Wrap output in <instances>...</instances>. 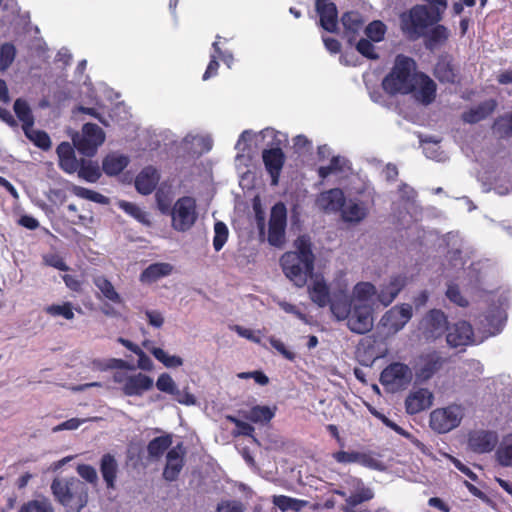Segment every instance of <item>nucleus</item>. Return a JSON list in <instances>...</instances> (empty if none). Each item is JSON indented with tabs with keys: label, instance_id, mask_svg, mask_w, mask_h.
I'll list each match as a JSON object with an SVG mask.
<instances>
[{
	"label": "nucleus",
	"instance_id": "1",
	"mask_svg": "<svg viewBox=\"0 0 512 512\" xmlns=\"http://www.w3.org/2000/svg\"><path fill=\"white\" fill-rule=\"evenodd\" d=\"M506 320V314L501 306L491 309L483 319L480 320L479 329L483 336L477 339L473 333L471 325L466 321H459L448 329L446 336L447 344L450 347L458 348L471 344H477L483 339L494 336L501 332Z\"/></svg>",
	"mask_w": 512,
	"mask_h": 512
},
{
	"label": "nucleus",
	"instance_id": "2",
	"mask_svg": "<svg viewBox=\"0 0 512 512\" xmlns=\"http://www.w3.org/2000/svg\"><path fill=\"white\" fill-rule=\"evenodd\" d=\"M416 68L417 65L413 58L403 54L397 55L393 68L382 81L384 91L389 95H406L413 92Z\"/></svg>",
	"mask_w": 512,
	"mask_h": 512
},
{
	"label": "nucleus",
	"instance_id": "3",
	"mask_svg": "<svg viewBox=\"0 0 512 512\" xmlns=\"http://www.w3.org/2000/svg\"><path fill=\"white\" fill-rule=\"evenodd\" d=\"M443 19L441 9H432L428 5L416 4L400 16L402 31L413 40L425 35V31Z\"/></svg>",
	"mask_w": 512,
	"mask_h": 512
},
{
	"label": "nucleus",
	"instance_id": "4",
	"mask_svg": "<svg viewBox=\"0 0 512 512\" xmlns=\"http://www.w3.org/2000/svg\"><path fill=\"white\" fill-rule=\"evenodd\" d=\"M51 489L58 501L71 511L80 512L88 502V488L77 478L56 479Z\"/></svg>",
	"mask_w": 512,
	"mask_h": 512
},
{
	"label": "nucleus",
	"instance_id": "5",
	"mask_svg": "<svg viewBox=\"0 0 512 512\" xmlns=\"http://www.w3.org/2000/svg\"><path fill=\"white\" fill-rule=\"evenodd\" d=\"M465 415V408L460 404H450L436 408L430 413L429 425L437 433H448L457 428Z\"/></svg>",
	"mask_w": 512,
	"mask_h": 512
},
{
	"label": "nucleus",
	"instance_id": "6",
	"mask_svg": "<svg viewBox=\"0 0 512 512\" xmlns=\"http://www.w3.org/2000/svg\"><path fill=\"white\" fill-rule=\"evenodd\" d=\"M113 381L120 385L126 396H142L149 391L154 384L153 379L140 372L117 370L113 374Z\"/></svg>",
	"mask_w": 512,
	"mask_h": 512
},
{
	"label": "nucleus",
	"instance_id": "7",
	"mask_svg": "<svg viewBox=\"0 0 512 512\" xmlns=\"http://www.w3.org/2000/svg\"><path fill=\"white\" fill-rule=\"evenodd\" d=\"M172 225L177 231H187L197 219L196 200L191 196L179 198L171 211Z\"/></svg>",
	"mask_w": 512,
	"mask_h": 512
},
{
	"label": "nucleus",
	"instance_id": "8",
	"mask_svg": "<svg viewBox=\"0 0 512 512\" xmlns=\"http://www.w3.org/2000/svg\"><path fill=\"white\" fill-rule=\"evenodd\" d=\"M412 315L413 309L410 304L396 305L384 313L379 325L386 335L392 336L405 327Z\"/></svg>",
	"mask_w": 512,
	"mask_h": 512
},
{
	"label": "nucleus",
	"instance_id": "9",
	"mask_svg": "<svg viewBox=\"0 0 512 512\" xmlns=\"http://www.w3.org/2000/svg\"><path fill=\"white\" fill-rule=\"evenodd\" d=\"M282 268L287 278L297 287H303L308 278H313L314 258H282Z\"/></svg>",
	"mask_w": 512,
	"mask_h": 512
},
{
	"label": "nucleus",
	"instance_id": "10",
	"mask_svg": "<svg viewBox=\"0 0 512 512\" xmlns=\"http://www.w3.org/2000/svg\"><path fill=\"white\" fill-rule=\"evenodd\" d=\"M287 226V209L283 202H277L271 208L268 223V242L270 245L280 247L285 242Z\"/></svg>",
	"mask_w": 512,
	"mask_h": 512
},
{
	"label": "nucleus",
	"instance_id": "11",
	"mask_svg": "<svg viewBox=\"0 0 512 512\" xmlns=\"http://www.w3.org/2000/svg\"><path fill=\"white\" fill-rule=\"evenodd\" d=\"M413 374L411 369L403 363H392L387 366L380 375V382L391 391H397L406 388Z\"/></svg>",
	"mask_w": 512,
	"mask_h": 512
},
{
	"label": "nucleus",
	"instance_id": "12",
	"mask_svg": "<svg viewBox=\"0 0 512 512\" xmlns=\"http://www.w3.org/2000/svg\"><path fill=\"white\" fill-rule=\"evenodd\" d=\"M447 317L441 310H430L421 320L419 330L427 341L441 337L448 329Z\"/></svg>",
	"mask_w": 512,
	"mask_h": 512
},
{
	"label": "nucleus",
	"instance_id": "13",
	"mask_svg": "<svg viewBox=\"0 0 512 512\" xmlns=\"http://www.w3.org/2000/svg\"><path fill=\"white\" fill-rule=\"evenodd\" d=\"M373 310L371 305H353L349 317L346 318L350 331L356 334L371 331L374 325Z\"/></svg>",
	"mask_w": 512,
	"mask_h": 512
},
{
	"label": "nucleus",
	"instance_id": "14",
	"mask_svg": "<svg viewBox=\"0 0 512 512\" xmlns=\"http://www.w3.org/2000/svg\"><path fill=\"white\" fill-rule=\"evenodd\" d=\"M345 488L348 490L349 497H346L347 507H355L363 502H367L374 497L372 488L365 485L362 479L349 476L345 479Z\"/></svg>",
	"mask_w": 512,
	"mask_h": 512
},
{
	"label": "nucleus",
	"instance_id": "15",
	"mask_svg": "<svg viewBox=\"0 0 512 512\" xmlns=\"http://www.w3.org/2000/svg\"><path fill=\"white\" fill-rule=\"evenodd\" d=\"M262 160L267 173L271 177V185H277L286 161L283 150L279 146L264 149L262 151Z\"/></svg>",
	"mask_w": 512,
	"mask_h": 512
},
{
	"label": "nucleus",
	"instance_id": "16",
	"mask_svg": "<svg viewBox=\"0 0 512 512\" xmlns=\"http://www.w3.org/2000/svg\"><path fill=\"white\" fill-rule=\"evenodd\" d=\"M445 359L436 351L423 354L419 357L416 365V377L420 381H427L438 372Z\"/></svg>",
	"mask_w": 512,
	"mask_h": 512
},
{
	"label": "nucleus",
	"instance_id": "17",
	"mask_svg": "<svg viewBox=\"0 0 512 512\" xmlns=\"http://www.w3.org/2000/svg\"><path fill=\"white\" fill-rule=\"evenodd\" d=\"M413 85L415 90L412 92L417 101L424 105L431 104L436 98V83L425 73H414Z\"/></svg>",
	"mask_w": 512,
	"mask_h": 512
},
{
	"label": "nucleus",
	"instance_id": "18",
	"mask_svg": "<svg viewBox=\"0 0 512 512\" xmlns=\"http://www.w3.org/2000/svg\"><path fill=\"white\" fill-rule=\"evenodd\" d=\"M345 195L342 189L332 188L321 192L316 198V206L325 213L341 212L345 204Z\"/></svg>",
	"mask_w": 512,
	"mask_h": 512
},
{
	"label": "nucleus",
	"instance_id": "19",
	"mask_svg": "<svg viewBox=\"0 0 512 512\" xmlns=\"http://www.w3.org/2000/svg\"><path fill=\"white\" fill-rule=\"evenodd\" d=\"M315 9L320 18L321 27L328 32H336L338 24L336 4L331 0H316Z\"/></svg>",
	"mask_w": 512,
	"mask_h": 512
},
{
	"label": "nucleus",
	"instance_id": "20",
	"mask_svg": "<svg viewBox=\"0 0 512 512\" xmlns=\"http://www.w3.org/2000/svg\"><path fill=\"white\" fill-rule=\"evenodd\" d=\"M185 449L181 443L171 448L166 456V465L163 477L167 481H174L178 478L184 465Z\"/></svg>",
	"mask_w": 512,
	"mask_h": 512
},
{
	"label": "nucleus",
	"instance_id": "21",
	"mask_svg": "<svg viewBox=\"0 0 512 512\" xmlns=\"http://www.w3.org/2000/svg\"><path fill=\"white\" fill-rule=\"evenodd\" d=\"M433 399V393L426 388L414 390L406 398V411L408 414L420 413L432 406Z\"/></svg>",
	"mask_w": 512,
	"mask_h": 512
},
{
	"label": "nucleus",
	"instance_id": "22",
	"mask_svg": "<svg viewBox=\"0 0 512 512\" xmlns=\"http://www.w3.org/2000/svg\"><path fill=\"white\" fill-rule=\"evenodd\" d=\"M498 443L496 432L478 430L469 436V447L477 453H486L494 449Z\"/></svg>",
	"mask_w": 512,
	"mask_h": 512
},
{
	"label": "nucleus",
	"instance_id": "23",
	"mask_svg": "<svg viewBox=\"0 0 512 512\" xmlns=\"http://www.w3.org/2000/svg\"><path fill=\"white\" fill-rule=\"evenodd\" d=\"M341 23L348 43L350 45L354 44L364 26L363 16L358 11H347L343 13Z\"/></svg>",
	"mask_w": 512,
	"mask_h": 512
},
{
	"label": "nucleus",
	"instance_id": "24",
	"mask_svg": "<svg viewBox=\"0 0 512 512\" xmlns=\"http://www.w3.org/2000/svg\"><path fill=\"white\" fill-rule=\"evenodd\" d=\"M431 29L425 31L422 35L424 46L427 50L434 51L435 49L446 44L450 37L449 29L443 24H435Z\"/></svg>",
	"mask_w": 512,
	"mask_h": 512
},
{
	"label": "nucleus",
	"instance_id": "25",
	"mask_svg": "<svg viewBox=\"0 0 512 512\" xmlns=\"http://www.w3.org/2000/svg\"><path fill=\"white\" fill-rule=\"evenodd\" d=\"M369 214V209L367 205L358 200L350 199L348 201L345 200V204L341 209V217L344 222L347 223H360L362 222Z\"/></svg>",
	"mask_w": 512,
	"mask_h": 512
},
{
	"label": "nucleus",
	"instance_id": "26",
	"mask_svg": "<svg viewBox=\"0 0 512 512\" xmlns=\"http://www.w3.org/2000/svg\"><path fill=\"white\" fill-rule=\"evenodd\" d=\"M159 174L152 166L145 167L135 179V188L142 195L151 194L159 182Z\"/></svg>",
	"mask_w": 512,
	"mask_h": 512
},
{
	"label": "nucleus",
	"instance_id": "27",
	"mask_svg": "<svg viewBox=\"0 0 512 512\" xmlns=\"http://www.w3.org/2000/svg\"><path fill=\"white\" fill-rule=\"evenodd\" d=\"M59 158V167L66 173H75L79 161L75 156L74 147L69 142H61L56 149Z\"/></svg>",
	"mask_w": 512,
	"mask_h": 512
},
{
	"label": "nucleus",
	"instance_id": "28",
	"mask_svg": "<svg viewBox=\"0 0 512 512\" xmlns=\"http://www.w3.org/2000/svg\"><path fill=\"white\" fill-rule=\"evenodd\" d=\"M406 285V278L401 275L391 277L389 283L381 288L377 295V300L383 305H390L400 291Z\"/></svg>",
	"mask_w": 512,
	"mask_h": 512
},
{
	"label": "nucleus",
	"instance_id": "29",
	"mask_svg": "<svg viewBox=\"0 0 512 512\" xmlns=\"http://www.w3.org/2000/svg\"><path fill=\"white\" fill-rule=\"evenodd\" d=\"M496 106L497 103L494 99L486 100L478 104L476 107L470 108L469 110L463 112L461 118L465 123H478L491 115L494 112Z\"/></svg>",
	"mask_w": 512,
	"mask_h": 512
},
{
	"label": "nucleus",
	"instance_id": "30",
	"mask_svg": "<svg viewBox=\"0 0 512 512\" xmlns=\"http://www.w3.org/2000/svg\"><path fill=\"white\" fill-rule=\"evenodd\" d=\"M328 304H330L332 314L339 321L346 320L353 308V302L349 301L344 290L334 293Z\"/></svg>",
	"mask_w": 512,
	"mask_h": 512
},
{
	"label": "nucleus",
	"instance_id": "31",
	"mask_svg": "<svg viewBox=\"0 0 512 512\" xmlns=\"http://www.w3.org/2000/svg\"><path fill=\"white\" fill-rule=\"evenodd\" d=\"M378 295L376 287L369 282L357 283L353 288V305H371L375 303V297Z\"/></svg>",
	"mask_w": 512,
	"mask_h": 512
},
{
	"label": "nucleus",
	"instance_id": "32",
	"mask_svg": "<svg viewBox=\"0 0 512 512\" xmlns=\"http://www.w3.org/2000/svg\"><path fill=\"white\" fill-rule=\"evenodd\" d=\"M434 76L441 83L453 84L456 82L457 74L452 64V58L448 54L439 56L434 67Z\"/></svg>",
	"mask_w": 512,
	"mask_h": 512
},
{
	"label": "nucleus",
	"instance_id": "33",
	"mask_svg": "<svg viewBox=\"0 0 512 512\" xmlns=\"http://www.w3.org/2000/svg\"><path fill=\"white\" fill-rule=\"evenodd\" d=\"M173 271V266L166 262L154 263L148 266L141 274L139 280L144 284H152L158 280L169 276Z\"/></svg>",
	"mask_w": 512,
	"mask_h": 512
},
{
	"label": "nucleus",
	"instance_id": "34",
	"mask_svg": "<svg viewBox=\"0 0 512 512\" xmlns=\"http://www.w3.org/2000/svg\"><path fill=\"white\" fill-rule=\"evenodd\" d=\"M13 110L18 120L22 123V130L24 134H27V130L32 128L35 123L31 107L25 99L17 98L14 101Z\"/></svg>",
	"mask_w": 512,
	"mask_h": 512
},
{
	"label": "nucleus",
	"instance_id": "35",
	"mask_svg": "<svg viewBox=\"0 0 512 512\" xmlns=\"http://www.w3.org/2000/svg\"><path fill=\"white\" fill-rule=\"evenodd\" d=\"M276 406L255 405L249 411H240L239 413L247 420L253 423L265 424L275 416Z\"/></svg>",
	"mask_w": 512,
	"mask_h": 512
},
{
	"label": "nucleus",
	"instance_id": "36",
	"mask_svg": "<svg viewBox=\"0 0 512 512\" xmlns=\"http://www.w3.org/2000/svg\"><path fill=\"white\" fill-rule=\"evenodd\" d=\"M129 164V158L120 154H108L102 162V170L108 176L121 173Z\"/></svg>",
	"mask_w": 512,
	"mask_h": 512
},
{
	"label": "nucleus",
	"instance_id": "37",
	"mask_svg": "<svg viewBox=\"0 0 512 512\" xmlns=\"http://www.w3.org/2000/svg\"><path fill=\"white\" fill-rule=\"evenodd\" d=\"M100 471L107 488L114 489L118 472V463L114 456L105 454L101 458Z\"/></svg>",
	"mask_w": 512,
	"mask_h": 512
},
{
	"label": "nucleus",
	"instance_id": "38",
	"mask_svg": "<svg viewBox=\"0 0 512 512\" xmlns=\"http://www.w3.org/2000/svg\"><path fill=\"white\" fill-rule=\"evenodd\" d=\"M312 279L313 284L309 290L310 298L319 307H325L330 301L328 287L317 274Z\"/></svg>",
	"mask_w": 512,
	"mask_h": 512
},
{
	"label": "nucleus",
	"instance_id": "39",
	"mask_svg": "<svg viewBox=\"0 0 512 512\" xmlns=\"http://www.w3.org/2000/svg\"><path fill=\"white\" fill-rule=\"evenodd\" d=\"M143 346L167 368H177L183 365V359L181 357L170 355L161 348L150 346L149 341H144Z\"/></svg>",
	"mask_w": 512,
	"mask_h": 512
},
{
	"label": "nucleus",
	"instance_id": "40",
	"mask_svg": "<svg viewBox=\"0 0 512 512\" xmlns=\"http://www.w3.org/2000/svg\"><path fill=\"white\" fill-rule=\"evenodd\" d=\"M78 176L87 182L95 183L101 177V170L97 162L81 159L77 169Z\"/></svg>",
	"mask_w": 512,
	"mask_h": 512
},
{
	"label": "nucleus",
	"instance_id": "41",
	"mask_svg": "<svg viewBox=\"0 0 512 512\" xmlns=\"http://www.w3.org/2000/svg\"><path fill=\"white\" fill-rule=\"evenodd\" d=\"M273 504L282 512L294 511L299 512L308 505L306 500L292 498L285 495H276L273 497Z\"/></svg>",
	"mask_w": 512,
	"mask_h": 512
},
{
	"label": "nucleus",
	"instance_id": "42",
	"mask_svg": "<svg viewBox=\"0 0 512 512\" xmlns=\"http://www.w3.org/2000/svg\"><path fill=\"white\" fill-rule=\"evenodd\" d=\"M94 284L98 288V290L101 292L103 297H105L107 300H109L115 304L122 303L121 296L115 290L113 284L108 279H106L103 276H97L94 278Z\"/></svg>",
	"mask_w": 512,
	"mask_h": 512
},
{
	"label": "nucleus",
	"instance_id": "43",
	"mask_svg": "<svg viewBox=\"0 0 512 512\" xmlns=\"http://www.w3.org/2000/svg\"><path fill=\"white\" fill-rule=\"evenodd\" d=\"M496 455L502 466H512V433L502 439Z\"/></svg>",
	"mask_w": 512,
	"mask_h": 512
},
{
	"label": "nucleus",
	"instance_id": "44",
	"mask_svg": "<svg viewBox=\"0 0 512 512\" xmlns=\"http://www.w3.org/2000/svg\"><path fill=\"white\" fill-rule=\"evenodd\" d=\"M172 439L169 435L159 436L151 440L148 444L147 451L150 457L159 458L169 448Z\"/></svg>",
	"mask_w": 512,
	"mask_h": 512
},
{
	"label": "nucleus",
	"instance_id": "45",
	"mask_svg": "<svg viewBox=\"0 0 512 512\" xmlns=\"http://www.w3.org/2000/svg\"><path fill=\"white\" fill-rule=\"evenodd\" d=\"M44 311L52 317H63L66 320L74 318L73 306L70 302L46 306Z\"/></svg>",
	"mask_w": 512,
	"mask_h": 512
},
{
	"label": "nucleus",
	"instance_id": "46",
	"mask_svg": "<svg viewBox=\"0 0 512 512\" xmlns=\"http://www.w3.org/2000/svg\"><path fill=\"white\" fill-rule=\"evenodd\" d=\"M25 136L38 148L46 151L51 148V139L43 130H34L33 127L27 130Z\"/></svg>",
	"mask_w": 512,
	"mask_h": 512
},
{
	"label": "nucleus",
	"instance_id": "47",
	"mask_svg": "<svg viewBox=\"0 0 512 512\" xmlns=\"http://www.w3.org/2000/svg\"><path fill=\"white\" fill-rule=\"evenodd\" d=\"M294 246L296 248V252H285L282 256H291V254H294L295 256H314L312 252L311 239L308 235L299 236L295 240Z\"/></svg>",
	"mask_w": 512,
	"mask_h": 512
},
{
	"label": "nucleus",
	"instance_id": "48",
	"mask_svg": "<svg viewBox=\"0 0 512 512\" xmlns=\"http://www.w3.org/2000/svg\"><path fill=\"white\" fill-rule=\"evenodd\" d=\"M73 145L78 150L79 153L85 156H93L96 153V150L99 144L93 143L91 139L87 138L82 134V136H76L73 138Z\"/></svg>",
	"mask_w": 512,
	"mask_h": 512
},
{
	"label": "nucleus",
	"instance_id": "49",
	"mask_svg": "<svg viewBox=\"0 0 512 512\" xmlns=\"http://www.w3.org/2000/svg\"><path fill=\"white\" fill-rule=\"evenodd\" d=\"M358 464L376 471L386 470V465L372 452H360Z\"/></svg>",
	"mask_w": 512,
	"mask_h": 512
},
{
	"label": "nucleus",
	"instance_id": "50",
	"mask_svg": "<svg viewBox=\"0 0 512 512\" xmlns=\"http://www.w3.org/2000/svg\"><path fill=\"white\" fill-rule=\"evenodd\" d=\"M386 33V25L380 21L375 20L367 25L365 28V34L368 40L373 42H380L384 39Z\"/></svg>",
	"mask_w": 512,
	"mask_h": 512
},
{
	"label": "nucleus",
	"instance_id": "51",
	"mask_svg": "<svg viewBox=\"0 0 512 512\" xmlns=\"http://www.w3.org/2000/svg\"><path fill=\"white\" fill-rule=\"evenodd\" d=\"M72 192L74 195H76L80 198L87 199V200L93 201L95 203H99V204H107L108 203V198L106 196H104L101 193H98L96 191L85 188V187L73 186Z\"/></svg>",
	"mask_w": 512,
	"mask_h": 512
},
{
	"label": "nucleus",
	"instance_id": "52",
	"mask_svg": "<svg viewBox=\"0 0 512 512\" xmlns=\"http://www.w3.org/2000/svg\"><path fill=\"white\" fill-rule=\"evenodd\" d=\"M226 419L236 426V429L232 432L233 436L237 437L243 435L253 437L255 428L251 424L232 415H227Z\"/></svg>",
	"mask_w": 512,
	"mask_h": 512
},
{
	"label": "nucleus",
	"instance_id": "53",
	"mask_svg": "<svg viewBox=\"0 0 512 512\" xmlns=\"http://www.w3.org/2000/svg\"><path fill=\"white\" fill-rule=\"evenodd\" d=\"M82 134L87 138L91 139L93 143L102 145L105 140V134L103 130L94 123H86L83 125Z\"/></svg>",
	"mask_w": 512,
	"mask_h": 512
},
{
	"label": "nucleus",
	"instance_id": "54",
	"mask_svg": "<svg viewBox=\"0 0 512 512\" xmlns=\"http://www.w3.org/2000/svg\"><path fill=\"white\" fill-rule=\"evenodd\" d=\"M228 228L225 223L218 221L214 225L213 246L216 251H220L228 239Z\"/></svg>",
	"mask_w": 512,
	"mask_h": 512
},
{
	"label": "nucleus",
	"instance_id": "55",
	"mask_svg": "<svg viewBox=\"0 0 512 512\" xmlns=\"http://www.w3.org/2000/svg\"><path fill=\"white\" fill-rule=\"evenodd\" d=\"M212 47L214 49L215 54L211 56L206 71L203 74V80H208L209 78L215 76L219 69V62L217 60V57L222 55V50L218 42H214L212 44Z\"/></svg>",
	"mask_w": 512,
	"mask_h": 512
},
{
	"label": "nucleus",
	"instance_id": "56",
	"mask_svg": "<svg viewBox=\"0 0 512 512\" xmlns=\"http://www.w3.org/2000/svg\"><path fill=\"white\" fill-rule=\"evenodd\" d=\"M16 47L11 42H5L0 46V62L4 68H9L16 58Z\"/></svg>",
	"mask_w": 512,
	"mask_h": 512
},
{
	"label": "nucleus",
	"instance_id": "57",
	"mask_svg": "<svg viewBox=\"0 0 512 512\" xmlns=\"http://www.w3.org/2000/svg\"><path fill=\"white\" fill-rule=\"evenodd\" d=\"M447 253L450 256H461L464 253L463 240L457 234L448 233L446 236Z\"/></svg>",
	"mask_w": 512,
	"mask_h": 512
},
{
	"label": "nucleus",
	"instance_id": "58",
	"mask_svg": "<svg viewBox=\"0 0 512 512\" xmlns=\"http://www.w3.org/2000/svg\"><path fill=\"white\" fill-rule=\"evenodd\" d=\"M98 417H92V418H71L68 419L52 428L53 433H57L63 430H76L78 429L83 423L87 421H97Z\"/></svg>",
	"mask_w": 512,
	"mask_h": 512
},
{
	"label": "nucleus",
	"instance_id": "59",
	"mask_svg": "<svg viewBox=\"0 0 512 512\" xmlns=\"http://www.w3.org/2000/svg\"><path fill=\"white\" fill-rule=\"evenodd\" d=\"M373 41H370L368 39H365V38H361L357 43H356V50L364 57L368 58V59H371V60H376L379 58V55L376 53L375 51V46L373 45L372 43Z\"/></svg>",
	"mask_w": 512,
	"mask_h": 512
},
{
	"label": "nucleus",
	"instance_id": "60",
	"mask_svg": "<svg viewBox=\"0 0 512 512\" xmlns=\"http://www.w3.org/2000/svg\"><path fill=\"white\" fill-rule=\"evenodd\" d=\"M156 387L159 391L170 395L176 392L177 389L175 381L168 373H162L159 375L156 381Z\"/></svg>",
	"mask_w": 512,
	"mask_h": 512
},
{
	"label": "nucleus",
	"instance_id": "61",
	"mask_svg": "<svg viewBox=\"0 0 512 512\" xmlns=\"http://www.w3.org/2000/svg\"><path fill=\"white\" fill-rule=\"evenodd\" d=\"M494 129L502 136L512 135V112L499 117L494 123Z\"/></svg>",
	"mask_w": 512,
	"mask_h": 512
},
{
	"label": "nucleus",
	"instance_id": "62",
	"mask_svg": "<svg viewBox=\"0 0 512 512\" xmlns=\"http://www.w3.org/2000/svg\"><path fill=\"white\" fill-rule=\"evenodd\" d=\"M19 512H53V509L46 500H34L23 505Z\"/></svg>",
	"mask_w": 512,
	"mask_h": 512
},
{
	"label": "nucleus",
	"instance_id": "63",
	"mask_svg": "<svg viewBox=\"0 0 512 512\" xmlns=\"http://www.w3.org/2000/svg\"><path fill=\"white\" fill-rule=\"evenodd\" d=\"M233 331H235L240 337L250 340L254 343L261 344V332L254 331L249 328H245L240 325H233L230 327Z\"/></svg>",
	"mask_w": 512,
	"mask_h": 512
},
{
	"label": "nucleus",
	"instance_id": "64",
	"mask_svg": "<svg viewBox=\"0 0 512 512\" xmlns=\"http://www.w3.org/2000/svg\"><path fill=\"white\" fill-rule=\"evenodd\" d=\"M155 199L158 209L163 213L167 214L171 210L172 199L168 192L163 189H158L155 193Z\"/></svg>",
	"mask_w": 512,
	"mask_h": 512
}]
</instances>
